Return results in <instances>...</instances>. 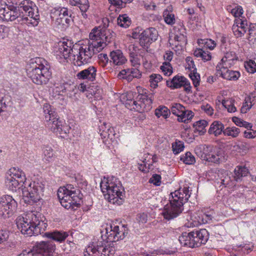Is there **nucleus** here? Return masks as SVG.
<instances>
[{
  "label": "nucleus",
  "instance_id": "7ed1b4c3",
  "mask_svg": "<svg viewBox=\"0 0 256 256\" xmlns=\"http://www.w3.org/2000/svg\"><path fill=\"white\" fill-rule=\"evenodd\" d=\"M188 188H179L172 192L169 198V204L165 206L162 214L164 218L168 220L176 218L184 210V205L190 197Z\"/></svg>",
  "mask_w": 256,
  "mask_h": 256
},
{
  "label": "nucleus",
  "instance_id": "393cba45",
  "mask_svg": "<svg viewBox=\"0 0 256 256\" xmlns=\"http://www.w3.org/2000/svg\"><path fill=\"white\" fill-rule=\"evenodd\" d=\"M238 57L236 55L235 52L231 51L228 52L226 53L224 56L222 58L221 60L222 62H219L217 65L216 68L218 71H220V69L221 68H224V69H226L224 67V65L227 66V62H228L230 61L236 60H238Z\"/></svg>",
  "mask_w": 256,
  "mask_h": 256
},
{
  "label": "nucleus",
  "instance_id": "8fccbe9b",
  "mask_svg": "<svg viewBox=\"0 0 256 256\" xmlns=\"http://www.w3.org/2000/svg\"><path fill=\"white\" fill-rule=\"evenodd\" d=\"M222 104L230 112H235L236 110V108L234 106L232 101L223 100Z\"/></svg>",
  "mask_w": 256,
  "mask_h": 256
},
{
  "label": "nucleus",
  "instance_id": "a878e982",
  "mask_svg": "<svg viewBox=\"0 0 256 256\" xmlns=\"http://www.w3.org/2000/svg\"><path fill=\"white\" fill-rule=\"evenodd\" d=\"M110 57L115 65L120 66L126 62V59L120 50H113L110 53Z\"/></svg>",
  "mask_w": 256,
  "mask_h": 256
},
{
  "label": "nucleus",
  "instance_id": "bf43d9fd",
  "mask_svg": "<svg viewBox=\"0 0 256 256\" xmlns=\"http://www.w3.org/2000/svg\"><path fill=\"white\" fill-rule=\"evenodd\" d=\"M58 15H62L64 16L72 18V12L67 8H62L60 10Z\"/></svg>",
  "mask_w": 256,
  "mask_h": 256
},
{
  "label": "nucleus",
  "instance_id": "9b49d317",
  "mask_svg": "<svg viewBox=\"0 0 256 256\" xmlns=\"http://www.w3.org/2000/svg\"><path fill=\"white\" fill-rule=\"evenodd\" d=\"M55 249V244L52 241H42L36 242L30 251L32 256H51Z\"/></svg>",
  "mask_w": 256,
  "mask_h": 256
},
{
  "label": "nucleus",
  "instance_id": "37998d69",
  "mask_svg": "<svg viewBox=\"0 0 256 256\" xmlns=\"http://www.w3.org/2000/svg\"><path fill=\"white\" fill-rule=\"evenodd\" d=\"M162 80V76L159 74H153L150 76V82L152 87L156 88L158 83Z\"/></svg>",
  "mask_w": 256,
  "mask_h": 256
},
{
  "label": "nucleus",
  "instance_id": "2f4dec72",
  "mask_svg": "<svg viewBox=\"0 0 256 256\" xmlns=\"http://www.w3.org/2000/svg\"><path fill=\"white\" fill-rule=\"evenodd\" d=\"M81 50L82 51L80 52L82 54L84 55V59H83L82 61H78V62L77 63V66H78L88 64L89 62L90 59L94 54V52H92V53L90 52L86 49V48H84L82 47H81Z\"/></svg>",
  "mask_w": 256,
  "mask_h": 256
},
{
  "label": "nucleus",
  "instance_id": "de8ad7c7",
  "mask_svg": "<svg viewBox=\"0 0 256 256\" xmlns=\"http://www.w3.org/2000/svg\"><path fill=\"white\" fill-rule=\"evenodd\" d=\"M189 76L192 81L194 87H197L200 84V74L197 73L196 71L190 72Z\"/></svg>",
  "mask_w": 256,
  "mask_h": 256
},
{
  "label": "nucleus",
  "instance_id": "3c124183",
  "mask_svg": "<svg viewBox=\"0 0 256 256\" xmlns=\"http://www.w3.org/2000/svg\"><path fill=\"white\" fill-rule=\"evenodd\" d=\"M236 24H237V26L240 29H244L246 30H248V22L246 20H242V19H238L236 20Z\"/></svg>",
  "mask_w": 256,
  "mask_h": 256
},
{
  "label": "nucleus",
  "instance_id": "f704fd0d",
  "mask_svg": "<svg viewBox=\"0 0 256 256\" xmlns=\"http://www.w3.org/2000/svg\"><path fill=\"white\" fill-rule=\"evenodd\" d=\"M192 232H182V235L179 236L178 240L181 244L184 246H188L190 248V242H191Z\"/></svg>",
  "mask_w": 256,
  "mask_h": 256
},
{
  "label": "nucleus",
  "instance_id": "0eeeda50",
  "mask_svg": "<svg viewBox=\"0 0 256 256\" xmlns=\"http://www.w3.org/2000/svg\"><path fill=\"white\" fill-rule=\"evenodd\" d=\"M152 94L148 95L145 92L138 94L136 92H130L126 96V105H128L140 112H148L152 108Z\"/></svg>",
  "mask_w": 256,
  "mask_h": 256
},
{
  "label": "nucleus",
  "instance_id": "6ab92c4d",
  "mask_svg": "<svg viewBox=\"0 0 256 256\" xmlns=\"http://www.w3.org/2000/svg\"><path fill=\"white\" fill-rule=\"evenodd\" d=\"M119 74L123 76L122 78L128 82H131L134 78H140L141 73L137 68H126L122 70Z\"/></svg>",
  "mask_w": 256,
  "mask_h": 256
},
{
  "label": "nucleus",
  "instance_id": "ddd939ff",
  "mask_svg": "<svg viewBox=\"0 0 256 256\" xmlns=\"http://www.w3.org/2000/svg\"><path fill=\"white\" fill-rule=\"evenodd\" d=\"M166 84L172 90L179 88L183 86L184 88L185 91L187 92H190L192 88L189 81L184 76L178 75L174 76L171 80H167Z\"/></svg>",
  "mask_w": 256,
  "mask_h": 256
},
{
  "label": "nucleus",
  "instance_id": "4c0bfd02",
  "mask_svg": "<svg viewBox=\"0 0 256 256\" xmlns=\"http://www.w3.org/2000/svg\"><path fill=\"white\" fill-rule=\"evenodd\" d=\"M72 20V19L64 16L58 15V18H56V22L58 25H62L63 28H68Z\"/></svg>",
  "mask_w": 256,
  "mask_h": 256
},
{
  "label": "nucleus",
  "instance_id": "e433bc0d",
  "mask_svg": "<svg viewBox=\"0 0 256 256\" xmlns=\"http://www.w3.org/2000/svg\"><path fill=\"white\" fill-rule=\"evenodd\" d=\"M117 23L121 27L127 28L130 26L131 20L126 14L120 15L117 18Z\"/></svg>",
  "mask_w": 256,
  "mask_h": 256
},
{
  "label": "nucleus",
  "instance_id": "423d86ee",
  "mask_svg": "<svg viewBox=\"0 0 256 256\" xmlns=\"http://www.w3.org/2000/svg\"><path fill=\"white\" fill-rule=\"evenodd\" d=\"M102 192L105 198L110 202L120 205L122 204L124 198V188L120 181L110 182L106 180L100 184Z\"/></svg>",
  "mask_w": 256,
  "mask_h": 256
},
{
  "label": "nucleus",
  "instance_id": "603ef678",
  "mask_svg": "<svg viewBox=\"0 0 256 256\" xmlns=\"http://www.w3.org/2000/svg\"><path fill=\"white\" fill-rule=\"evenodd\" d=\"M202 44H204L206 48L210 50H212L216 46V43L214 41L210 39L201 40Z\"/></svg>",
  "mask_w": 256,
  "mask_h": 256
},
{
  "label": "nucleus",
  "instance_id": "aec40b11",
  "mask_svg": "<svg viewBox=\"0 0 256 256\" xmlns=\"http://www.w3.org/2000/svg\"><path fill=\"white\" fill-rule=\"evenodd\" d=\"M213 147L211 146L200 144L194 148L195 154L202 160H206L208 157L210 156V153Z\"/></svg>",
  "mask_w": 256,
  "mask_h": 256
},
{
  "label": "nucleus",
  "instance_id": "5701e85b",
  "mask_svg": "<svg viewBox=\"0 0 256 256\" xmlns=\"http://www.w3.org/2000/svg\"><path fill=\"white\" fill-rule=\"evenodd\" d=\"M23 180L16 179V178H12L10 176H6L5 184L7 188L12 191L16 192L17 190L20 188V183L24 182Z\"/></svg>",
  "mask_w": 256,
  "mask_h": 256
},
{
  "label": "nucleus",
  "instance_id": "58836bf2",
  "mask_svg": "<svg viewBox=\"0 0 256 256\" xmlns=\"http://www.w3.org/2000/svg\"><path fill=\"white\" fill-rule=\"evenodd\" d=\"M102 36L104 40H102V42H104V47L114 40V32L106 28Z\"/></svg>",
  "mask_w": 256,
  "mask_h": 256
},
{
  "label": "nucleus",
  "instance_id": "69168bd1",
  "mask_svg": "<svg viewBox=\"0 0 256 256\" xmlns=\"http://www.w3.org/2000/svg\"><path fill=\"white\" fill-rule=\"evenodd\" d=\"M110 2L115 6L118 8H124V4H123L122 0H108Z\"/></svg>",
  "mask_w": 256,
  "mask_h": 256
},
{
  "label": "nucleus",
  "instance_id": "cd10ccee",
  "mask_svg": "<svg viewBox=\"0 0 256 256\" xmlns=\"http://www.w3.org/2000/svg\"><path fill=\"white\" fill-rule=\"evenodd\" d=\"M105 29V28H93L90 34V38L92 42H102L104 40L102 35L104 34Z\"/></svg>",
  "mask_w": 256,
  "mask_h": 256
},
{
  "label": "nucleus",
  "instance_id": "c9c22d12",
  "mask_svg": "<svg viewBox=\"0 0 256 256\" xmlns=\"http://www.w3.org/2000/svg\"><path fill=\"white\" fill-rule=\"evenodd\" d=\"M184 107L180 104L174 103L172 104L171 106V112L172 114L178 116V118H180L181 116L184 114Z\"/></svg>",
  "mask_w": 256,
  "mask_h": 256
},
{
  "label": "nucleus",
  "instance_id": "4468645a",
  "mask_svg": "<svg viewBox=\"0 0 256 256\" xmlns=\"http://www.w3.org/2000/svg\"><path fill=\"white\" fill-rule=\"evenodd\" d=\"M190 248L200 246L202 244H205L208 239V233L206 229L192 232Z\"/></svg>",
  "mask_w": 256,
  "mask_h": 256
},
{
  "label": "nucleus",
  "instance_id": "ea45409f",
  "mask_svg": "<svg viewBox=\"0 0 256 256\" xmlns=\"http://www.w3.org/2000/svg\"><path fill=\"white\" fill-rule=\"evenodd\" d=\"M180 160L186 164H192L196 162L194 156L189 152L182 156Z\"/></svg>",
  "mask_w": 256,
  "mask_h": 256
},
{
  "label": "nucleus",
  "instance_id": "b1692460",
  "mask_svg": "<svg viewBox=\"0 0 256 256\" xmlns=\"http://www.w3.org/2000/svg\"><path fill=\"white\" fill-rule=\"evenodd\" d=\"M249 173L248 169L245 166H238L234 168L232 177L236 182L242 181V178Z\"/></svg>",
  "mask_w": 256,
  "mask_h": 256
},
{
  "label": "nucleus",
  "instance_id": "49530a36",
  "mask_svg": "<svg viewBox=\"0 0 256 256\" xmlns=\"http://www.w3.org/2000/svg\"><path fill=\"white\" fill-rule=\"evenodd\" d=\"M117 241L120 240H123L128 234V228L126 225H122L120 227L119 226V230L118 231Z\"/></svg>",
  "mask_w": 256,
  "mask_h": 256
},
{
  "label": "nucleus",
  "instance_id": "f03ea898",
  "mask_svg": "<svg viewBox=\"0 0 256 256\" xmlns=\"http://www.w3.org/2000/svg\"><path fill=\"white\" fill-rule=\"evenodd\" d=\"M46 220V218L42 214L31 212L24 216H18L16 219V224L22 234L28 236H38L46 230L48 224Z\"/></svg>",
  "mask_w": 256,
  "mask_h": 256
},
{
  "label": "nucleus",
  "instance_id": "c756f323",
  "mask_svg": "<svg viewBox=\"0 0 256 256\" xmlns=\"http://www.w3.org/2000/svg\"><path fill=\"white\" fill-rule=\"evenodd\" d=\"M10 176L12 178H16V179H26L24 173L18 168H12L6 172V176Z\"/></svg>",
  "mask_w": 256,
  "mask_h": 256
},
{
  "label": "nucleus",
  "instance_id": "4be33fe9",
  "mask_svg": "<svg viewBox=\"0 0 256 256\" xmlns=\"http://www.w3.org/2000/svg\"><path fill=\"white\" fill-rule=\"evenodd\" d=\"M70 2L72 6H78L84 18H88L86 12L90 8L88 0H70Z\"/></svg>",
  "mask_w": 256,
  "mask_h": 256
},
{
  "label": "nucleus",
  "instance_id": "a19ab883",
  "mask_svg": "<svg viewBox=\"0 0 256 256\" xmlns=\"http://www.w3.org/2000/svg\"><path fill=\"white\" fill-rule=\"evenodd\" d=\"M184 112V114L181 116L180 118H178V120L180 122L187 123L192 118L194 114L192 111L186 110L185 108Z\"/></svg>",
  "mask_w": 256,
  "mask_h": 256
},
{
  "label": "nucleus",
  "instance_id": "2eb2a0df",
  "mask_svg": "<svg viewBox=\"0 0 256 256\" xmlns=\"http://www.w3.org/2000/svg\"><path fill=\"white\" fill-rule=\"evenodd\" d=\"M102 230H101V234H104L106 240L110 242L117 241L116 238H118L119 230L118 226L106 224V226H102Z\"/></svg>",
  "mask_w": 256,
  "mask_h": 256
},
{
  "label": "nucleus",
  "instance_id": "4d7b16f0",
  "mask_svg": "<svg viewBox=\"0 0 256 256\" xmlns=\"http://www.w3.org/2000/svg\"><path fill=\"white\" fill-rule=\"evenodd\" d=\"M213 152L217 157L220 158V161L224 160V152L223 150L220 148H213Z\"/></svg>",
  "mask_w": 256,
  "mask_h": 256
},
{
  "label": "nucleus",
  "instance_id": "680f3d73",
  "mask_svg": "<svg viewBox=\"0 0 256 256\" xmlns=\"http://www.w3.org/2000/svg\"><path fill=\"white\" fill-rule=\"evenodd\" d=\"M231 12L235 17H238L243 14V10L241 6H238L233 8Z\"/></svg>",
  "mask_w": 256,
  "mask_h": 256
},
{
  "label": "nucleus",
  "instance_id": "9d476101",
  "mask_svg": "<svg viewBox=\"0 0 256 256\" xmlns=\"http://www.w3.org/2000/svg\"><path fill=\"white\" fill-rule=\"evenodd\" d=\"M46 126L53 132L62 134L69 132V128L64 125V122L60 120L57 114L51 113L45 118Z\"/></svg>",
  "mask_w": 256,
  "mask_h": 256
},
{
  "label": "nucleus",
  "instance_id": "c03bdc74",
  "mask_svg": "<svg viewBox=\"0 0 256 256\" xmlns=\"http://www.w3.org/2000/svg\"><path fill=\"white\" fill-rule=\"evenodd\" d=\"M184 148V145L183 142L180 140H176L172 144V148L173 152L174 154H178Z\"/></svg>",
  "mask_w": 256,
  "mask_h": 256
},
{
  "label": "nucleus",
  "instance_id": "052dcab7",
  "mask_svg": "<svg viewBox=\"0 0 256 256\" xmlns=\"http://www.w3.org/2000/svg\"><path fill=\"white\" fill-rule=\"evenodd\" d=\"M8 28L3 25H0V39H3L8 35Z\"/></svg>",
  "mask_w": 256,
  "mask_h": 256
},
{
  "label": "nucleus",
  "instance_id": "72a5a7b5",
  "mask_svg": "<svg viewBox=\"0 0 256 256\" xmlns=\"http://www.w3.org/2000/svg\"><path fill=\"white\" fill-rule=\"evenodd\" d=\"M170 114V110L164 106H160L155 110V115L158 118L162 116L164 118H166L168 117Z\"/></svg>",
  "mask_w": 256,
  "mask_h": 256
},
{
  "label": "nucleus",
  "instance_id": "6e6d98bb",
  "mask_svg": "<svg viewBox=\"0 0 256 256\" xmlns=\"http://www.w3.org/2000/svg\"><path fill=\"white\" fill-rule=\"evenodd\" d=\"M8 212L6 208L0 206V218L6 219L12 216V214Z\"/></svg>",
  "mask_w": 256,
  "mask_h": 256
},
{
  "label": "nucleus",
  "instance_id": "20e7f679",
  "mask_svg": "<svg viewBox=\"0 0 256 256\" xmlns=\"http://www.w3.org/2000/svg\"><path fill=\"white\" fill-rule=\"evenodd\" d=\"M26 72L32 82L37 84H46L52 78L50 63L42 58H32L26 66Z\"/></svg>",
  "mask_w": 256,
  "mask_h": 256
},
{
  "label": "nucleus",
  "instance_id": "864d4df0",
  "mask_svg": "<svg viewBox=\"0 0 256 256\" xmlns=\"http://www.w3.org/2000/svg\"><path fill=\"white\" fill-rule=\"evenodd\" d=\"M206 161L209 162H212L214 163H219L220 162V158L217 157L213 152V149L211 150V152L210 153V156L208 157V159Z\"/></svg>",
  "mask_w": 256,
  "mask_h": 256
},
{
  "label": "nucleus",
  "instance_id": "dca6fc26",
  "mask_svg": "<svg viewBox=\"0 0 256 256\" xmlns=\"http://www.w3.org/2000/svg\"><path fill=\"white\" fill-rule=\"evenodd\" d=\"M101 239L102 240L100 241H94L92 246H88L86 249L84 256H98L99 254H102V248H104L106 242L104 234H102Z\"/></svg>",
  "mask_w": 256,
  "mask_h": 256
},
{
  "label": "nucleus",
  "instance_id": "39448f33",
  "mask_svg": "<svg viewBox=\"0 0 256 256\" xmlns=\"http://www.w3.org/2000/svg\"><path fill=\"white\" fill-rule=\"evenodd\" d=\"M57 195L62 206L67 210H75L82 202L83 194L80 190L71 184L60 188Z\"/></svg>",
  "mask_w": 256,
  "mask_h": 256
},
{
  "label": "nucleus",
  "instance_id": "7c9ffc66",
  "mask_svg": "<svg viewBox=\"0 0 256 256\" xmlns=\"http://www.w3.org/2000/svg\"><path fill=\"white\" fill-rule=\"evenodd\" d=\"M104 48V42H92L88 43V47L86 49L91 53L94 52V54L100 52Z\"/></svg>",
  "mask_w": 256,
  "mask_h": 256
},
{
  "label": "nucleus",
  "instance_id": "bb28decb",
  "mask_svg": "<svg viewBox=\"0 0 256 256\" xmlns=\"http://www.w3.org/2000/svg\"><path fill=\"white\" fill-rule=\"evenodd\" d=\"M224 125L222 122L216 120L211 124L208 132L210 134H213L215 136H218L222 132L224 133Z\"/></svg>",
  "mask_w": 256,
  "mask_h": 256
},
{
  "label": "nucleus",
  "instance_id": "473e14b6",
  "mask_svg": "<svg viewBox=\"0 0 256 256\" xmlns=\"http://www.w3.org/2000/svg\"><path fill=\"white\" fill-rule=\"evenodd\" d=\"M220 75L224 78L230 80H236L240 77V74L237 71L228 70L225 72H221Z\"/></svg>",
  "mask_w": 256,
  "mask_h": 256
},
{
  "label": "nucleus",
  "instance_id": "e2e57ef3",
  "mask_svg": "<svg viewBox=\"0 0 256 256\" xmlns=\"http://www.w3.org/2000/svg\"><path fill=\"white\" fill-rule=\"evenodd\" d=\"M142 162L144 163V164H140L138 166V169L144 172H147L149 171V169H150V164H148V166H146V159H144Z\"/></svg>",
  "mask_w": 256,
  "mask_h": 256
},
{
  "label": "nucleus",
  "instance_id": "13d9d810",
  "mask_svg": "<svg viewBox=\"0 0 256 256\" xmlns=\"http://www.w3.org/2000/svg\"><path fill=\"white\" fill-rule=\"evenodd\" d=\"M44 154L47 158H52L54 156L52 149L49 146H46L44 149Z\"/></svg>",
  "mask_w": 256,
  "mask_h": 256
},
{
  "label": "nucleus",
  "instance_id": "a211bd4d",
  "mask_svg": "<svg viewBox=\"0 0 256 256\" xmlns=\"http://www.w3.org/2000/svg\"><path fill=\"white\" fill-rule=\"evenodd\" d=\"M96 68L94 66H90L88 68L81 70L76 74L79 80H87L93 82L96 79Z\"/></svg>",
  "mask_w": 256,
  "mask_h": 256
},
{
  "label": "nucleus",
  "instance_id": "f3484780",
  "mask_svg": "<svg viewBox=\"0 0 256 256\" xmlns=\"http://www.w3.org/2000/svg\"><path fill=\"white\" fill-rule=\"evenodd\" d=\"M0 206L6 208L8 212L13 215L16 210L18 204L12 196L4 195L0 198Z\"/></svg>",
  "mask_w": 256,
  "mask_h": 256
},
{
  "label": "nucleus",
  "instance_id": "1a4fd4ad",
  "mask_svg": "<svg viewBox=\"0 0 256 256\" xmlns=\"http://www.w3.org/2000/svg\"><path fill=\"white\" fill-rule=\"evenodd\" d=\"M58 48L57 52L60 54L64 59H67L70 56L74 58L77 56V58H79L82 60V54L80 52L81 47L78 45H73L70 40H66L58 43Z\"/></svg>",
  "mask_w": 256,
  "mask_h": 256
},
{
  "label": "nucleus",
  "instance_id": "774afa93",
  "mask_svg": "<svg viewBox=\"0 0 256 256\" xmlns=\"http://www.w3.org/2000/svg\"><path fill=\"white\" fill-rule=\"evenodd\" d=\"M248 35L250 36H254V32L256 30V24L250 23L248 26Z\"/></svg>",
  "mask_w": 256,
  "mask_h": 256
},
{
  "label": "nucleus",
  "instance_id": "5fc2aeb1",
  "mask_svg": "<svg viewBox=\"0 0 256 256\" xmlns=\"http://www.w3.org/2000/svg\"><path fill=\"white\" fill-rule=\"evenodd\" d=\"M161 176L158 174H154L150 180V182L154 184L155 186H159L160 184Z\"/></svg>",
  "mask_w": 256,
  "mask_h": 256
},
{
  "label": "nucleus",
  "instance_id": "6e6552de",
  "mask_svg": "<svg viewBox=\"0 0 256 256\" xmlns=\"http://www.w3.org/2000/svg\"><path fill=\"white\" fill-rule=\"evenodd\" d=\"M46 184V180L40 178L31 182L28 188H22V198L24 202L32 205L39 201L44 195Z\"/></svg>",
  "mask_w": 256,
  "mask_h": 256
},
{
  "label": "nucleus",
  "instance_id": "c85d7f7f",
  "mask_svg": "<svg viewBox=\"0 0 256 256\" xmlns=\"http://www.w3.org/2000/svg\"><path fill=\"white\" fill-rule=\"evenodd\" d=\"M208 122L204 120H198L193 124L194 132L198 133L199 135H203L206 132V127L208 126Z\"/></svg>",
  "mask_w": 256,
  "mask_h": 256
},
{
  "label": "nucleus",
  "instance_id": "0e129e2a",
  "mask_svg": "<svg viewBox=\"0 0 256 256\" xmlns=\"http://www.w3.org/2000/svg\"><path fill=\"white\" fill-rule=\"evenodd\" d=\"M201 108L204 110L208 114L212 115L213 114V108L208 104L206 105H202Z\"/></svg>",
  "mask_w": 256,
  "mask_h": 256
},
{
  "label": "nucleus",
  "instance_id": "a18cd8bd",
  "mask_svg": "<svg viewBox=\"0 0 256 256\" xmlns=\"http://www.w3.org/2000/svg\"><path fill=\"white\" fill-rule=\"evenodd\" d=\"M160 70L164 75L169 76L172 73V68L169 62H164L160 66Z\"/></svg>",
  "mask_w": 256,
  "mask_h": 256
},
{
  "label": "nucleus",
  "instance_id": "f257e3e1",
  "mask_svg": "<svg viewBox=\"0 0 256 256\" xmlns=\"http://www.w3.org/2000/svg\"><path fill=\"white\" fill-rule=\"evenodd\" d=\"M0 18L6 22L16 19L19 22L36 26L40 20L38 7L30 0H2L0 2Z\"/></svg>",
  "mask_w": 256,
  "mask_h": 256
},
{
  "label": "nucleus",
  "instance_id": "09e8293b",
  "mask_svg": "<svg viewBox=\"0 0 256 256\" xmlns=\"http://www.w3.org/2000/svg\"><path fill=\"white\" fill-rule=\"evenodd\" d=\"M245 68L247 71L252 74L256 72V63L252 60H250L245 64Z\"/></svg>",
  "mask_w": 256,
  "mask_h": 256
},
{
  "label": "nucleus",
  "instance_id": "338daca9",
  "mask_svg": "<svg viewBox=\"0 0 256 256\" xmlns=\"http://www.w3.org/2000/svg\"><path fill=\"white\" fill-rule=\"evenodd\" d=\"M164 21L167 24H172L175 22L174 15L172 14H167L164 18Z\"/></svg>",
  "mask_w": 256,
  "mask_h": 256
},
{
  "label": "nucleus",
  "instance_id": "79ce46f5",
  "mask_svg": "<svg viewBox=\"0 0 256 256\" xmlns=\"http://www.w3.org/2000/svg\"><path fill=\"white\" fill-rule=\"evenodd\" d=\"M240 132V130L238 128L236 127H228L224 129V134L225 136H232L234 138H236L238 136Z\"/></svg>",
  "mask_w": 256,
  "mask_h": 256
},
{
  "label": "nucleus",
  "instance_id": "412c9836",
  "mask_svg": "<svg viewBox=\"0 0 256 256\" xmlns=\"http://www.w3.org/2000/svg\"><path fill=\"white\" fill-rule=\"evenodd\" d=\"M44 236L54 241L62 242L68 238V233L62 230H56L53 232H46Z\"/></svg>",
  "mask_w": 256,
  "mask_h": 256
},
{
  "label": "nucleus",
  "instance_id": "f8f14e48",
  "mask_svg": "<svg viewBox=\"0 0 256 256\" xmlns=\"http://www.w3.org/2000/svg\"><path fill=\"white\" fill-rule=\"evenodd\" d=\"M158 32L154 28H150L144 30L139 35V42L144 48H148L150 44L156 40Z\"/></svg>",
  "mask_w": 256,
  "mask_h": 256
}]
</instances>
